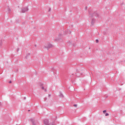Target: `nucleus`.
Listing matches in <instances>:
<instances>
[{
  "label": "nucleus",
  "instance_id": "20",
  "mask_svg": "<svg viewBox=\"0 0 125 125\" xmlns=\"http://www.w3.org/2000/svg\"><path fill=\"white\" fill-rule=\"evenodd\" d=\"M0 105H1V103L0 102Z\"/></svg>",
  "mask_w": 125,
  "mask_h": 125
},
{
  "label": "nucleus",
  "instance_id": "15",
  "mask_svg": "<svg viewBox=\"0 0 125 125\" xmlns=\"http://www.w3.org/2000/svg\"><path fill=\"white\" fill-rule=\"evenodd\" d=\"M12 82L11 81H10V82H9V83H11Z\"/></svg>",
  "mask_w": 125,
  "mask_h": 125
},
{
  "label": "nucleus",
  "instance_id": "6",
  "mask_svg": "<svg viewBox=\"0 0 125 125\" xmlns=\"http://www.w3.org/2000/svg\"><path fill=\"white\" fill-rule=\"evenodd\" d=\"M94 23H95V19H92L91 20V23L92 24V25H94Z\"/></svg>",
  "mask_w": 125,
  "mask_h": 125
},
{
  "label": "nucleus",
  "instance_id": "17",
  "mask_svg": "<svg viewBox=\"0 0 125 125\" xmlns=\"http://www.w3.org/2000/svg\"><path fill=\"white\" fill-rule=\"evenodd\" d=\"M51 125H55V124H54V123H53Z\"/></svg>",
  "mask_w": 125,
  "mask_h": 125
},
{
  "label": "nucleus",
  "instance_id": "23",
  "mask_svg": "<svg viewBox=\"0 0 125 125\" xmlns=\"http://www.w3.org/2000/svg\"><path fill=\"white\" fill-rule=\"evenodd\" d=\"M45 91H46V89H45Z\"/></svg>",
  "mask_w": 125,
  "mask_h": 125
},
{
  "label": "nucleus",
  "instance_id": "13",
  "mask_svg": "<svg viewBox=\"0 0 125 125\" xmlns=\"http://www.w3.org/2000/svg\"><path fill=\"white\" fill-rule=\"evenodd\" d=\"M30 55V54H28V55L26 56V58H28V56H29Z\"/></svg>",
  "mask_w": 125,
  "mask_h": 125
},
{
  "label": "nucleus",
  "instance_id": "14",
  "mask_svg": "<svg viewBox=\"0 0 125 125\" xmlns=\"http://www.w3.org/2000/svg\"><path fill=\"white\" fill-rule=\"evenodd\" d=\"M74 107H77V104H74Z\"/></svg>",
  "mask_w": 125,
  "mask_h": 125
},
{
  "label": "nucleus",
  "instance_id": "25",
  "mask_svg": "<svg viewBox=\"0 0 125 125\" xmlns=\"http://www.w3.org/2000/svg\"><path fill=\"white\" fill-rule=\"evenodd\" d=\"M28 111H30V110H29Z\"/></svg>",
  "mask_w": 125,
  "mask_h": 125
},
{
  "label": "nucleus",
  "instance_id": "22",
  "mask_svg": "<svg viewBox=\"0 0 125 125\" xmlns=\"http://www.w3.org/2000/svg\"><path fill=\"white\" fill-rule=\"evenodd\" d=\"M35 46H37V45H35Z\"/></svg>",
  "mask_w": 125,
  "mask_h": 125
},
{
  "label": "nucleus",
  "instance_id": "24",
  "mask_svg": "<svg viewBox=\"0 0 125 125\" xmlns=\"http://www.w3.org/2000/svg\"><path fill=\"white\" fill-rule=\"evenodd\" d=\"M123 4H124V3H122V5H123Z\"/></svg>",
  "mask_w": 125,
  "mask_h": 125
},
{
  "label": "nucleus",
  "instance_id": "11",
  "mask_svg": "<svg viewBox=\"0 0 125 125\" xmlns=\"http://www.w3.org/2000/svg\"><path fill=\"white\" fill-rule=\"evenodd\" d=\"M106 112H107V111H106V110H104L103 111V113L104 114V113H106Z\"/></svg>",
  "mask_w": 125,
  "mask_h": 125
},
{
  "label": "nucleus",
  "instance_id": "5",
  "mask_svg": "<svg viewBox=\"0 0 125 125\" xmlns=\"http://www.w3.org/2000/svg\"><path fill=\"white\" fill-rule=\"evenodd\" d=\"M30 121L32 123L33 125H36V124L35 123V119H34V118L30 119Z\"/></svg>",
  "mask_w": 125,
  "mask_h": 125
},
{
  "label": "nucleus",
  "instance_id": "21",
  "mask_svg": "<svg viewBox=\"0 0 125 125\" xmlns=\"http://www.w3.org/2000/svg\"><path fill=\"white\" fill-rule=\"evenodd\" d=\"M8 11H10V9H9Z\"/></svg>",
  "mask_w": 125,
  "mask_h": 125
},
{
  "label": "nucleus",
  "instance_id": "18",
  "mask_svg": "<svg viewBox=\"0 0 125 125\" xmlns=\"http://www.w3.org/2000/svg\"><path fill=\"white\" fill-rule=\"evenodd\" d=\"M51 10V9H49L48 11H50Z\"/></svg>",
  "mask_w": 125,
  "mask_h": 125
},
{
  "label": "nucleus",
  "instance_id": "19",
  "mask_svg": "<svg viewBox=\"0 0 125 125\" xmlns=\"http://www.w3.org/2000/svg\"><path fill=\"white\" fill-rule=\"evenodd\" d=\"M51 95H49V97H50Z\"/></svg>",
  "mask_w": 125,
  "mask_h": 125
},
{
  "label": "nucleus",
  "instance_id": "9",
  "mask_svg": "<svg viewBox=\"0 0 125 125\" xmlns=\"http://www.w3.org/2000/svg\"><path fill=\"white\" fill-rule=\"evenodd\" d=\"M96 42H99V40H98V39L96 40Z\"/></svg>",
  "mask_w": 125,
  "mask_h": 125
},
{
  "label": "nucleus",
  "instance_id": "16",
  "mask_svg": "<svg viewBox=\"0 0 125 125\" xmlns=\"http://www.w3.org/2000/svg\"><path fill=\"white\" fill-rule=\"evenodd\" d=\"M42 89H44V87L43 86V87H42Z\"/></svg>",
  "mask_w": 125,
  "mask_h": 125
},
{
  "label": "nucleus",
  "instance_id": "2",
  "mask_svg": "<svg viewBox=\"0 0 125 125\" xmlns=\"http://www.w3.org/2000/svg\"><path fill=\"white\" fill-rule=\"evenodd\" d=\"M89 14L92 17H93V16H95V17H99L98 14L97 12H95L93 14H91V13H89Z\"/></svg>",
  "mask_w": 125,
  "mask_h": 125
},
{
  "label": "nucleus",
  "instance_id": "7",
  "mask_svg": "<svg viewBox=\"0 0 125 125\" xmlns=\"http://www.w3.org/2000/svg\"><path fill=\"white\" fill-rule=\"evenodd\" d=\"M60 97H63V94L62 93H61V92H60Z\"/></svg>",
  "mask_w": 125,
  "mask_h": 125
},
{
  "label": "nucleus",
  "instance_id": "3",
  "mask_svg": "<svg viewBox=\"0 0 125 125\" xmlns=\"http://www.w3.org/2000/svg\"><path fill=\"white\" fill-rule=\"evenodd\" d=\"M53 46V45H52V44L48 43L47 44L46 46H45V47L47 49V50H48L49 48H51V47H52Z\"/></svg>",
  "mask_w": 125,
  "mask_h": 125
},
{
  "label": "nucleus",
  "instance_id": "8",
  "mask_svg": "<svg viewBox=\"0 0 125 125\" xmlns=\"http://www.w3.org/2000/svg\"><path fill=\"white\" fill-rule=\"evenodd\" d=\"M0 45H2V42H1V41H0Z\"/></svg>",
  "mask_w": 125,
  "mask_h": 125
},
{
  "label": "nucleus",
  "instance_id": "4",
  "mask_svg": "<svg viewBox=\"0 0 125 125\" xmlns=\"http://www.w3.org/2000/svg\"><path fill=\"white\" fill-rule=\"evenodd\" d=\"M43 122H44V124L45 125H50L49 124V121L48 119H45V120H44Z\"/></svg>",
  "mask_w": 125,
  "mask_h": 125
},
{
  "label": "nucleus",
  "instance_id": "12",
  "mask_svg": "<svg viewBox=\"0 0 125 125\" xmlns=\"http://www.w3.org/2000/svg\"><path fill=\"white\" fill-rule=\"evenodd\" d=\"M17 52H18V51H19V48L17 49Z\"/></svg>",
  "mask_w": 125,
  "mask_h": 125
},
{
  "label": "nucleus",
  "instance_id": "1",
  "mask_svg": "<svg viewBox=\"0 0 125 125\" xmlns=\"http://www.w3.org/2000/svg\"><path fill=\"white\" fill-rule=\"evenodd\" d=\"M29 11V8L28 7H26L25 8H22L21 9V12L22 13H25V12H27V11Z\"/></svg>",
  "mask_w": 125,
  "mask_h": 125
},
{
  "label": "nucleus",
  "instance_id": "10",
  "mask_svg": "<svg viewBox=\"0 0 125 125\" xmlns=\"http://www.w3.org/2000/svg\"><path fill=\"white\" fill-rule=\"evenodd\" d=\"M105 117H107V116H109V114L108 113H106L105 114Z\"/></svg>",
  "mask_w": 125,
  "mask_h": 125
}]
</instances>
